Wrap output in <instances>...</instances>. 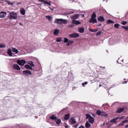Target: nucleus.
I'll return each instance as SVG.
<instances>
[{
	"instance_id": "nucleus-59",
	"label": "nucleus",
	"mask_w": 128,
	"mask_h": 128,
	"mask_svg": "<svg viewBox=\"0 0 128 128\" xmlns=\"http://www.w3.org/2000/svg\"><path fill=\"white\" fill-rule=\"evenodd\" d=\"M101 24H99L98 25V26H101Z\"/></svg>"
},
{
	"instance_id": "nucleus-64",
	"label": "nucleus",
	"mask_w": 128,
	"mask_h": 128,
	"mask_svg": "<svg viewBox=\"0 0 128 128\" xmlns=\"http://www.w3.org/2000/svg\"><path fill=\"white\" fill-rule=\"evenodd\" d=\"M127 118V119L128 118V116L127 117V118Z\"/></svg>"
},
{
	"instance_id": "nucleus-15",
	"label": "nucleus",
	"mask_w": 128,
	"mask_h": 128,
	"mask_svg": "<svg viewBox=\"0 0 128 128\" xmlns=\"http://www.w3.org/2000/svg\"><path fill=\"white\" fill-rule=\"evenodd\" d=\"M94 118L92 116L88 120L89 122L91 124H92L94 122Z\"/></svg>"
},
{
	"instance_id": "nucleus-38",
	"label": "nucleus",
	"mask_w": 128,
	"mask_h": 128,
	"mask_svg": "<svg viewBox=\"0 0 128 128\" xmlns=\"http://www.w3.org/2000/svg\"><path fill=\"white\" fill-rule=\"evenodd\" d=\"M86 118L87 119L88 118V119H89L92 116L88 114H86Z\"/></svg>"
},
{
	"instance_id": "nucleus-8",
	"label": "nucleus",
	"mask_w": 128,
	"mask_h": 128,
	"mask_svg": "<svg viewBox=\"0 0 128 128\" xmlns=\"http://www.w3.org/2000/svg\"><path fill=\"white\" fill-rule=\"evenodd\" d=\"M6 12H0V18H2L6 16Z\"/></svg>"
},
{
	"instance_id": "nucleus-27",
	"label": "nucleus",
	"mask_w": 128,
	"mask_h": 128,
	"mask_svg": "<svg viewBox=\"0 0 128 128\" xmlns=\"http://www.w3.org/2000/svg\"><path fill=\"white\" fill-rule=\"evenodd\" d=\"M90 127V124L88 122L85 124V127L87 128H89Z\"/></svg>"
},
{
	"instance_id": "nucleus-7",
	"label": "nucleus",
	"mask_w": 128,
	"mask_h": 128,
	"mask_svg": "<svg viewBox=\"0 0 128 128\" xmlns=\"http://www.w3.org/2000/svg\"><path fill=\"white\" fill-rule=\"evenodd\" d=\"M13 68L16 70H20V68L17 64H14L13 66Z\"/></svg>"
},
{
	"instance_id": "nucleus-42",
	"label": "nucleus",
	"mask_w": 128,
	"mask_h": 128,
	"mask_svg": "<svg viewBox=\"0 0 128 128\" xmlns=\"http://www.w3.org/2000/svg\"><path fill=\"white\" fill-rule=\"evenodd\" d=\"M74 26L72 24L69 25L68 26V27L69 28H72L74 27Z\"/></svg>"
},
{
	"instance_id": "nucleus-48",
	"label": "nucleus",
	"mask_w": 128,
	"mask_h": 128,
	"mask_svg": "<svg viewBox=\"0 0 128 128\" xmlns=\"http://www.w3.org/2000/svg\"><path fill=\"white\" fill-rule=\"evenodd\" d=\"M89 30L90 32H93V30L91 28L89 29Z\"/></svg>"
},
{
	"instance_id": "nucleus-33",
	"label": "nucleus",
	"mask_w": 128,
	"mask_h": 128,
	"mask_svg": "<svg viewBox=\"0 0 128 128\" xmlns=\"http://www.w3.org/2000/svg\"><path fill=\"white\" fill-rule=\"evenodd\" d=\"M44 4H47L48 5H50V2H48L47 1H45L44 2Z\"/></svg>"
},
{
	"instance_id": "nucleus-4",
	"label": "nucleus",
	"mask_w": 128,
	"mask_h": 128,
	"mask_svg": "<svg viewBox=\"0 0 128 128\" xmlns=\"http://www.w3.org/2000/svg\"><path fill=\"white\" fill-rule=\"evenodd\" d=\"M17 63L19 65L23 66L26 63V62L24 60H17Z\"/></svg>"
},
{
	"instance_id": "nucleus-18",
	"label": "nucleus",
	"mask_w": 128,
	"mask_h": 128,
	"mask_svg": "<svg viewBox=\"0 0 128 128\" xmlns=\"http://www.w3.org/2000/svg\"><path fill=\"white\" fill-rule=\"evenodd\" d=\"M123 117H120L119 118H118V117H117L116 118V119L114 118L113 119L111 120L110 121V122H111L115 123V122H116L115 121L117 119H122L123 118Z\"/></svg>"
},
{
	"instance_id": "nucleus-14",
	"label": "nucleus",
	"mask_w": 128,
	"mask_h": 128,
	"mask_svg": "<svg viewBox=\"0 0 128 128\" xmlns=\"http://www.w3.org/2000/svg\"><path fill=\"white\" fill-rule=\"evenodd\" d=\"M11 50L9 48L8 49V51H7V53L8 55L10 56H12V53L11 51Z\"/></svg>"
},
{
	"instance_id": "nucleus-49",
	"label": "nucleus",
	"mask_w": 128,
	"mask_h": 128,
	"mask_svg": "<svg viewBox=\"0 0 128 128\" xmlns=\"http://www.w3.org/2000/svg\"><path fill=\"white\" fill-rule=\"evenodd\" d=\"M39 2H44H44H45V0H39Z\"/></svg>"
},
{
	"instance_id": "nucleus-55",
	"label": "nucleus",
	"mask_w": 128,
	"mask_h": 128,
	"mask_svg": "<svg viewBox=\"0 0 128 128\" xmlns=\"http://www.w3.org/2000/svg\"><path fill=\"white\" fill-rule=\"evenodd\" d=\"M61 38V41H63V39L62 38Z\"/></svg>"
},
{
	"instance_id": "nucleus-51",
	"label": "nucleus",
	"mask_w": 128,
	"mask_h": 128,
	"mask_svg": "<svg viewBox=\"0 0 128 128\" xmlns=\"http://www.w3.org/2000/svg\"><path fill=\"white\" fill-rule=\"evenodd\" d=\"M68 125H66L65 126V127L66 128H68Z\"/></svg>"
},
{
	"instance_id": "nucleus-11",
	"label": "nucleus",
	"mask_w": 128,
	"mask_h": 128,
	"mask_svg": "<svg viewBox=\"0 0 128 128\" xmlns=\"http://www.w3.org/2000/svg\"><path fill=\"white\" fill-rule=\"evenodd\" d=\"M78 31L81 33H83L84 30V28L81 27H79L78 28Z\"/></svg>"
},
{
	"instance_id": "nucleus-28",
	"label": "nucleus",
	"mask_w": 128,
	"mask_h": 128,
	"mask_svg": "<svg viewBox=\"0 0 128 128\" xmlns=\"http://www.w3.org/2000/svg\"><path fill=\"white\" fill-rule=\"evenodd\" d=\"M61 21H62L61 24H67V21L66 20L62 19Z\"/></svg>"
},
{
	"instance_id": "nucleus-63",
	"label": "nucleus",
	"mask_w": 128,
	"mask_h": 128,
	"mask_svg": "<svg viewBox=\"0 0 128 128\" xmlns=\"http://www.w3.org/2000/svg\"><path fill=\"white\" fill-rule=\"evenodd\" d=\"M84 14L83 15H82V16L84 17Z\"/></svg>"
},
{
	"instance_id": "nucleus-22",
	"label": "nucleus",
	"mask_w": 128,
	"mask_h": 128,
	"mask_svg": "<svg viewBox=\"0 0 128 128\" xmlns=\"http://www.w3.org/2000/svg\"><path fill=\"white\" fill-rule=\"evenodd\" d=\"M124 109V108H119L116 111V112L118 113H120L122 112Z\"/></svg>"
},
{
	"instance_id": "nucleus-2",
	"label": "nucleus",
	"mask_w": 128,
	"mask_h": 128,
	"mask_svg": "<svg viewBox=\"0 0 128 128\" xmlns=\"http://www.w3.org/2000/svg\"><path fill=\"white\" fill-rule=\"evenodd\" d=\"M96 15L95 12L93 13L91 16V18L89 20L90 23H92L93 24L96 23L97 22V21L96 18Z\"/></svg>"
},
{
	"instance_id": "nucleus-36",
	"label": "nucleus",
	"mask_w": 128,
	"mask_h": 128,
	"mask_svg": "<svg viewBox=\"0 0 128 128\" xmlns=\"http://www.w3.org/2000/svg\"><path fill=\"white\" fill-rule=\"evenodd\" d=\"M119 25L118 24H114V27L116 28H119Z\"/></svg>"
},
{
	"instance_id": "nucleus-34",
	"label": "nucleus",
	"mask_w": 128,
	"mask_h": 128,
	"mask_svg": "<svg viewBox=\"0 0 128 128\" xmlns=\"http://www.w3.org/2000/svg\"><path fill=\"white\" fill-rule=\"evenodd\" d=\"M102 112H101L100 110H97L96 112V114H98V116L101 115Z\"/></svg>"
},
{
	"instance_id": "nucleus-13",
	"label": "nucleus",
	"mask_w": 128,
	"mask_h": 128,
	"mask_svg": "<svg viewBox=\"0 0 128 128\" xmlns=\"http://www.w3.org/2000/svg\"><path fill=\"white\" fill-rule=\"evenodd\" d=\"M72 23L76 25H78L80 24V22L78 20H72Z\"/></svg>"
},
{
	"instance_id": "nucleus-10",
	"label": "nucleus",
	"mask_w": 128,
	"mask_h": 128,
	"mask_svg": "<svg viewBox=\"0 0 128 128\" xmlns=\"http://www.w3.org/2000/svg\"><path fill=\"white\" fill-rule=\"evenodd\" d=\"M20 12L21 14L24 15L25 14V10L24 9L22 8L20 10Z\"/></svg>"
},
{
	"instance_id": "nucleus-62",
	"label": "nucleus",
	"mask_w": 128,
	"mask_h": 128,
	"mask_svg": "<svg viewBox=\"0 0 128 128\" xmlns=\"http://www.w3.org/2000/svg\"><path fill=\"white\" fill-rule=\"evenodd\" d=\"M74 87H73L72 89L73 90L74 89Z\"/></svg>"
},
{
	"instance_id": "nucleus-16",
	"label": "nucleus",
	"mask_w": 128,
	"mask_h": 128,
	"mask_svg": "<svg viewBox=\"0 0 128 128\" xmlns=\"http://www.w3.org/2000/svg\"><path fill=\"white\" fill-rule=\"evenodd\" d=\"M70 114H66L65 115L64 119L66 120H68L70 118Z\"/></svg>"
},
{
	"instance_id": "nucleus-9",
	"label": "nucleus",
	"mask_w": 128,
	"mask_h": 128,
	"mask_svg": "<svg viewBox=\"0 0 128 128\" xmlns=\"http://www.w3.org/2000/svg\"><path fill=\"white\" fill-rule=\"evenodd\" d=\"M62 19H56L55 20L54 22L58 24H61Z\"/></svg>"
},
{
	"instance_id": "nucleus-52",
	"label": "nucleus",
	"mask_w": 128,
	"mask_h": 128,
	"mask_svg": "<svg viewBox=\"0 0 128 128\" xmlns=\"http://www.w3.org/2000/svg\"><path fill=\"white\" fill-rule=\"evenodd\" d=\"M118 102H114V103H113L112 104V105L113 106L114 105V104L116 103H118Z\"/></svg>"
},
{
	"instance_id": "nucleus-6",
	"label": "nucleus",
	"mask_w": 128,
	"mask_h": 128,
	"mask_svg": "<svg viewBox=\"0 0 128 128\" xmlns=\"http://www.w3.org/2000/svg\"><path fill=\"white\" fill-rule=\"evenodd\" d=\"M69 123L70 124V122L72 124H74L76 123L75 119L74 118H72L69 120Z\"/></svg>"
},
{
	"instance_id": "nucleus-31",
	"label": "nucleus",
	"mask_w": 128,
	"mask_h": 128,
	"mask_svg": "<svg viewBox=\"0 0 128 128\" xmlns=\"http://www.w3.org/2000/svg\"><path fill=\"white\" fill-rule=\"evenodd\" d=\"M107 23L108 24L114 23V22L111 20H109L107 22Z\"/></svg>"
},
{
	"instance_id": "nucleus-57",
	"label": "nucleus",
	"mask_w": 128,
	"mask_h": 128,
	"mask_svg": "<svg viewBox=\"0 0 128 128\" xmlns=\"http://www.w3.org/2000/svg\"><path fill=\"white\" fill-rule=\"evenodd\" d=\"M122 28L124 29V26H122Z\"/></svg>"
},
{
	"instance_id": "nucleus-3",
	"label": "nucleus",
	"mask_w": 128,
	"mask_h": 128,
	"mask_svg": "<svg viewBox=\"0 0 128 128\" xmlns=\"http://www.w3.org/2000/svg\"><path fill=\"white\" fill-rule=\"evenodd\" d=\"M23 73L26 76H28L29 75L32 74L31 72L28 70H24L23 71Z\"/></svg>"
},
{
	"instance_id": "nucleus-26",
	"label": "nucleus",
	"mask_w": 128,
	"mask_h": 128,
	"mask_svg": "<svg viewBox=\"0 0 128 128\" xmlns=\"http://www.w3.org/2000/svg\"><path fill=\"white\" fill-rule=\"evenodd\" d=\"M56 116L54 115H52L50 117V118L52 120H56Z\"/></svg>"
},
{
	"instance_id": "nucleus-56",
	"label": "nucleus",
	"mask_w": 128,
	"mask_h": 128,
	"mask_svg": "<svg viewBox=\"0 0 128 128\" xmlns=\"http://www.w3.org/2000/svg\"><path fill=\"white\" fill-rule=\"evenodd\" d=\"M19 24L20 25H21V26H22V24L21 23H19Z\"/></svg>"
},
{
	"instance_id": "nucleus-40",
	"label": "nucleus",
	"mask_w": 128,
	"mask_h": 128,
	"mask_svg": "<svg viewBox=\"0 0 128 128\" xmlns=\"http://www.w3.org/2000/svg\"><path fill=\"white\" fill-rule=\"evenodd\" d=\"M127 23V22H126L125 21H123L122 22H121V24L124 25H126Z\"/></svg>"
},
{
	"instance_id": "nucleus-44",
	"label": "nucleus",
	"mask_w": 128,
	"mask_h": 128,
	"mask_svg": "<svg viewBox=\"0 0 128 128\" xmlns=\"http://www.w3.org/2000/svg\"><path fill=\"white\" fill-rule=\"evenodd\" d=\"M88 83V82H85L84 83H82V85L83 86H84V85Z\"/></svg>"
},
{
	"instance_id": "nucleus-32",
	"label": "nucleus",
	"mask_w": 128,
	"mask_h": 128,
	"mask_svg": "<svg viewBox=\"0 0 128 128\" xmlns=\"http://www.w3.org/2000/svg\"><path fill=\"white\" fill-rule=\"evenodd\" d=\"M33 63L32 61H30L29 62V64L32 67H34V64Z\"/></svg>"
},
{
	"instance_id": "nucleus-1",
	"label": "nucleus",
	"mask_w": 128,
	"mask_h": 128,
	"mask_svg": "<svg viewBox=\"0 0 128 128\" xmlns=\"http://www.w3.org/2000/svg\"><path fill=\"white\" fill-rule=\"evenodd\" d=\"M9 18L10 20L16 19L17 18V13L14 11L11 12L9 13Z\"/></svg>"
},
{
	"instance_id": "nucleus-21",
	"label": "nucleus",
	"mask_w": 128,
	"mask_h": 128,
	"mask_svg": "<svg viewBox=\"0 0 128 128\" xmlns=\"http://www.w3.org/2000/svg\"><path fill=\"white\" fill-rule=\"evenodd\" d=\"M98 20L99 21L103 22L104 21V19L103 17L101 16H100L98 19Z\"/></svg>"
},
{
	"instance_id": "nucleus-20",
	"label": "nucleus",
	"mask_w": 128,
	"mask_h": 128,
	"mask_svg": "<svg viewBox=\"0 0 128 128\" xmlns=\"http://www.w3.org/2000/svg\"><path fill=\"white\" fill-rule=\"evenodd\" d=\"M12 51L14 52L16 54H17L19 51L17 49H16L15 48H12Z\"/></svg>"
},
{
	"instance_id": "nucleus-30",
	"label": "nucleus",
	"mask_w": 128,
	"mask_h": 128,
	"mask_svg": "<svg viewBox=\"0 0 128 128\" xmlns=\"http://www.w3.org/2000/svg\"><path fill=\"white\" fill-rule=\"evenodd\" d=\"M55 121L58 124H59L61 122V120L60 119H56Z\"/></svg>"
},
{
	"instance_id": "nucleus-37",
	"label": "nucleus",
	"mask_w": 128,
	"mask_h": 128,
	"mask_svg": "<svg viewBox=\"0 0 128 128\" xmlns=\"http://www.w3.org/2000/svg\"><path fill=\"white\" fill-rule=\"evenodd\" d=\"M56 41L57 42H60L61 41L60 38L58 37L56 38Z\"/></svg>"
},
{
	"instance_id": "nucleus-12",
	"label": "nucleus",
	"mask_w": 128,
	"mask_h": 128,
	"mask_svg": "<svg viewBox=\"0 0 128 128\" xmlns=\"http://www.w3.org/2000/svg\"><path fill=\"white\" fill-rule=\"evenodd\" d=\"M79 17V14H77L76 15H74L71 18L73 20H74L78 18Z\"/></svg>"
},
{
	"instance_id": "nucleus-35",
	"label": "nucleus",
	"mask_w": 128,
	"mask_h": 128,
	"mask_svg": "<svg viewBox=\"0 0 128 128\" xmlns=\"http://www.w3.org/2000/svg\"><path fill=\"white\" fill-rule=\"evenodd\" d=\"M102 34V31H98L97 34H96L97 36H98L100 35L101 34Z\"/></svg>"
},
{
	"instance_id": "nucleus-47",
	"label": "nucleus",
	"mask_w": 128,
	"mask_h": 128,
	"mask_svg": "<svg viewBox=\"0 0 128 128\" xmlns=\"http://www.w3.org/2000/svg\"><path fill=\"white\" fill-rule=\"evenodd\" d=\"M78 128H84V127L83 126L81 125Z\"/></svg>"
},
{
	"instance_id": "nucleus-19",
	"label": "nucleus",
	"mask_w": 128,
	"mask_h": 128,
	"mask_svg": "<svg viewBox=\"0 0 128 128\" xmlns=\"http://www.w3.org/2000/svg\"><path fill=\"white\" fill-rule=\"evenodd\" d=\"M73 40H70L66 44V45L68 46L72 44L73 43Z\"/></svg>"
},
{
	"instance_id": "nucleus-17",
	"label": "nucleus",
	"mask_w": 128,
	"mask_h": 128,
	"mask_svg": "<svg viewBox=\"0 0 128 128\" xmlns=\"http://www.w3.org/2000/svg\"><path fill=\"white\" fill-rule=\"evenodd\" d=\"M128 122V120H126L124 121H122V122L120 123L118 125V126H123L124 124L126 122Z\"/></svg>"
},
{
	"instance_id": "nucleus-58",
	"label": "nucleus",
	"mask_w": 128,
	"mask_h": 128,
	"mask_svg": "<svg viewBox=\"0 0 128 128\" xmlns=\"http://www.w3.org/2000/svg\"><path fill=\"white\" fill-rule=\"evenodd\" d=\"M127 82V81H125V82H124V83L125 84H126Z\"/></svg>"
},
{
	"instance_id": "nucleus-25",
	"label": "nucleus",
	"mask_w": 128,
	"mask_h": 128,
	"mask_svg": "<svg viewBox=\"0 0 128 128\" xmlns=\"http://www.w3.org/2000/svg\"><path fill=\"white\" fill-rule=\"evenodd\" d=\"M59 30L58 29H56L54 31V35H57L59 33Z\"/></svg>"
},
{
	"instance_id": "nucleus-29",
	"label": "nucleus",
	"mask_w": 128,
	"mask_h": 128,
	"mask_svg": "<svg viewBox=\"0 0 128 128\" xmlns=\"http://www.w3.org/2000/svg\"><path fill=\"white\" fill-rule=\"evenodd\" d=\"M101 115L104 117H106L107 116L108 114H106L104 112H102Z\"/></svg>"
},
{
	"instance_id": "nucleus-46",
	"label": "nucleus",
	"mask_w": 128,
	"mask_h": 128,
	"mask_svg": "<svg viewBox=\"0 0 128 128\" xmlns=\"http://www.w3.org/2000/svg\"><path fill=\"white\" fill-rule=\"evenodd\" d=\"M128 26H124V29L126 30H128Z\"/></svg>"
},
{
	"instance_id": "nucleus-61",
	"label": "nucleus",
	"mask_w": 128,
	"mask_h": 128,
	"mask_svg": "<svg viewBox=\"0 0 128 128\" xmlns=\"http://www.w3.org/2000/svg\"><path fill=\"white\" fill-rule=\"evenodd\" d=\"M117 62L118 63H119L118 62V60H117Z\"/></svg>"
},
{
	"instance_id": "nucleus-45",
	"label": "nucleus",
	"mask_w": 128,
	"mask_h": 128,
	"mask_svg": "<svg viewBox=\"0 0 128 128\" xmlns=\"http://www.w3.org/2000/svg\"><path fill=\"white\" fill-rule=\"evenodd\" d=\"M98 30V29H95L93 30V32H95Z\"/></svg>"
},
{
	"instance_id": "nucleus-53",
	"label": "nucleus",
	"mask_w": 128,
	"mask_h": 128,
	"mask_svg": "<svg viewBox=\"0 0 128 128\" xmlns=\"http://www.w3.org/2000/svg\"><path fill=\"white\" fill-rule=\"evenodd\" d=\"M21 3V2H18V3H17V5H19Z\"/></svg>"
},
{
	"instance_id": "nucleus-54",
	"label": "nucleus",
	"mask_w": 128,
	"mask_h": 128,
	"mask_svg": "<svg viewBox=\"0 0 128 128\" xmlns=\"http://www.w3.org/2000/svg\"><path fill=\"white\" fill-rule=\"evenodd\" d=\"M125 128H128V124L126 126H125Z\"/></svg>"
},
{
	"instance_id": "nucleus-60",
	"label": "nucleus",
	"mask_w": 128,
	"mask_h": 128,
	"mask_svg": "<svg viewBox=\"0 0 128 128\" xmlns=\"http://www.w3.org/2000/svg\"><path fill=\"white\" fill-rule=\"evenodd\" d=\"M7 118H6V119H3V120H6V119H7Z\"/></svg>"
},
{
	"instance_id": "nucleus-5",
	"label": "nucleus",
	"mask_w": 128,
	"mask_h": 128,
	"mask_svg": "<svg viewBox=\"0 0 128 128\" xmlns=\"http://www.w3.org/2000/svg\"><path fill=\"white\" fill-rule=\"evenodd\" d=\"M79 36V34L76 33L72 34L70 35V37L74 38H78Z\"/></svg>"
},
{
	"instance_id": "nucleus-23",
	"label": "nucleus",
	"mask_w": 128,
	"mask_h": 128,
	"mask_svg": "<svg viewBox=\"0 0 128 128\" xmlns=\"http://www.w3.org/2000/svg\"><path fill=\"white\" fill-rule=\"evenodd\" d=\"M25 67L26 68L30 70H32V68L30 67L29 65L28 64H26L25 65Z\"/></svg>"
},
{
	"instance_id": "nucleus-41",
	"label": "nucleus",
	"mask_w": 128,
	"mask_h": 128,
	"mask_svg": "<svg viewBox=\"0 0 128 128\" xmlns=\"http://www.w3.org/2000/svg\"><path fill=\"white\" fill-rule=\"evenodd\" d=\"M5 47V45L4 44H1L0 45V48H4Z\"/></svg>"
},
{
	"instance_id": "nucleus-43",
	"label": "nucleus",
	"mask_w": 128,
	"mask_h": 128,
	"mask_svg": "<svg viewBox=\"0 0 128 128\" xmlns=\"http://www.w3.org/2000/svg\"><path fill=\"white\" fill-rule=\"evenodd\" d=\"M8 2V4L10 5H14V3L12 2Z\"/></svg>"
},
{
	"instance_id": "nucleus-50",
	"label": "nucleus",
	"mask_w": 128,
	"mask_h": 128,
	"mask_svg": "<svg viewBox=\"0 0 128 128\" xmlns=\"http://www.w3.org/2000/svg\"><path fill=\"white\" fill-rule=\"evenodd\" d=\"M78 124H76V125H75V127H76V128L78 127Z\"/></svg>"
},
{
	"instance_id": "nucleus-39",
	"label": "nucleus",
	"mask_w": 128,
	"mask_h": 128,
	"mask_svg": "<svg viewBox=\"0 0 128 128\" xmlns=\"http://www.w3.org/2000/svg\"><path fill=\"white\" fill-rule=\"evenodd\" d=\"M68 38H64V42L65 43L68 42Z\"/></svg>"
},
{
	"instance_id": "nucleus-24",
	"label": "nucleus",
	"mask_w": 128,
	"mask_h": 128,
	"mask_svg": "<svg viewBox=\"0 0 128 128\" xmlns=\"http://www.w3.org/2000/svg\"><path fill=\"white\" fill-rule=\"evenodd\" d=\"M46 18L49 21H52V18L51 16H46Z\"/></svg>"
}]
</instances>
